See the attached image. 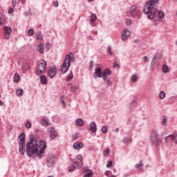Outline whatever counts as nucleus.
<instances>
[{"label": "nucleus", "instance_id": "1", "mask_svg": "<svg viewBox=\"0 0 177 177\" xmlns=\"http://www.w3.org/2000/svg\"><path fill=\"white\" fill-rule=\"evenodd\" d=\"M29 142L26 143V153L28 157L31 158L34 154L35 156H41L45 152V149H46V143L45 141L41 140L37 144V140L34 138V135L30 134L29 136Z\"/></svg>", "mask_w": 177, "mask_h": 177}, {"label": "nucleus", "instance_id": "2", "mask_svg": "<svg viewBox=\"0 0 177 177\" xmlns=\"http://www.w3.org/2000/svg\"><path fill=\"white\" fill-rule=\"evenodd\" d=\"M160 0H149L145 3V8L143 10L145 15H147V19L149 20H153L156 17V14L157 13L158 19L162 20L164 19L165 15L163 10H158L154 8L156 3Z\"/></svg>", "mask_w": 177, "mask_h": 177}, {"label": "nucleus", "instance_id": "3", "mask_svg": "<svg viewBox=\"0 0 177 177\" xmlns=\"http://www.w3.org/2000/svg\"><path fill=\"white\" fill-rule=\"evenodd\" d=\"M71 62H75V57L73 56V53H69L66 55L64 64L61 66L60 70L62 74H66L68 71Z\"/></svg>", "mask_w": 177, "mask_h": 177}, {"label": "nucleus", "instance_id": "4", "mask_svg": "<svg viewBox=\"0 0 177 177\" xmlns=\"http://www.w3.org/2000/svg\"><path fill=\"white\" fill-rule=\"evenodd\" d=\"M18 145L19 153L21 156L26 154V133H21L18 137Z\"/></svg>", "mask_w": 177, "mask_h": 177}, {"label": "nucleus", "instance_id": "5", "mask_svg": "<svg viewBox=\"0 0 177 177\" xmlns=\"http://www.w3.org/2000/svg\"><path fill=\"white\" fill-rule=\"evenodd\" d=\"M150 142L156 147H158L162 142V139L160 138V135L156 131H153L150 138Z\"/></svg>", "mask_w": 177, "mask_h": 177}, {"label": "nucleus", "instance_id": "6", "mask_svg": "<svg viewBox=\"0 0 177 177\" xmlns=\"http://www.w3.org/2000/svg\"><path fill=\"white\" fill-rule=\"evenodd\" d=\"M46 71V62L45 60H40L37 62V68L35 70L36 75H41Z\"/></svg>", "mask_w": 177, "mask_h": 177}, {"label": "nucleus", "instance_id": "7", "mask_svg": "<svg viewBox=\"0 0 177 177\" xmlns=\"http://www.w3.org/2000/svg\"><path fill=\"white\" fill-rule=\"evenodd\" d=\"M46 165L48 168H52V167H55V156H48L46 158Z\"/></svg>", "mask_w": 177, "mask_h": 177}, {"label": "nucleus", "instance_id": "8", "mask_svg": "<svg viewBox=\"0 0 177 177\" xmlns=\"http://www.w3.org/2000/svg\"><path fill=\"white\" fill-rule=\"evenodd\" d=\"M165 140L166 143L167 142H174L176 145H177V133H174V134H170L168 136L165 138Z\"/></svg>", "mask_w": 177, "mask_h": 177}, {"label": "nucleus", "instance_id": "9", "mask_svg": "<svg viewBox=\"0 0 177 177\" xmlns=\"http://www.w3.org/2000/svg\"><path fill=\"white\" fill-rule=\"evenodd\" d=\"M103 71H102V68L97 67L95 68V72L93 73V77L97 80V78H102Z\"/></svg>", "mask_w": 177, "mask_h": 177}, {"label": "nucleus", "instance_id": "10", "mask_svg": "<svg viewBox=\"0 0 177 177\" xmlns=\"http://www.w3.org/2000/svg\"><path fill=\"white\" fill-rule=\"evenodd\" d=\"M48 131L50 133V138L51 140H55V139H56V138L59 136V135L57 134V131H56V130L53 127H49Z\"/></svg>", "mask_w": 177, "mask_h": 177}, {"label": "nucleus", "instance_id": "11", "mask_svg": "<svg viewBox=\"0 0 177 177\" xmlns=\"http://www.w3.org/2000/svg\"><path fill=\"white\" fill-rule=\"evenodd\" d=\"M4 38L8 39L10 37V34L12 33V28L9 26H4L3 28Z\"/></svg>", "mask_w": 177, "mask_h": 177}, {"label": "nucleus", "instance_id": "12", "mask_svg": "<svg viewBox=\"0 0 177 177\" xmlns=\"http://www.w3.org/2000/svg\"><path fill=\"white\" fill-rule=\"evenodd\" d=\"M48 74L50 78H53L56 75V68L53 66L50 67Z\"/></svg>", "mask_w": 177, "mask_h": 177}, {"label": "nucleus", "instance_id": "13", "mask_svg": "<svg viewBox=\"0 0 177 177\" xmlns=\"http://www.w3.org/2000/svg\"><path fill=\"white\" fill-rule=\"evenodd\" d=\"M112 72L110 69L106 68L104 69L102 71V80H106L107 78V76L111 75Z\"/></svg>", "mask_w": 177, "mask_h": 177}, {"label": "nucleus", "instance_id": "14", "mask_svg": "<svg viewBox=\"0 0 177 177\" xmlns=\"http://www.w3.org/2000/svg\"><path fill=\"white\" fill-rule=\"evenodd\" d=\"M131 36V32L129 29H125L124 32L122 33V41H125L127 37Z\"/></svg>", "mask_w": 177, "mask_h": 177}, {"label": "nucleus", "instance_id": "15", "mask_svg": "<svg viewBox=\"0 0 177 177\" xmlns=\"http://www.w3.org/2000/svg\"><path fill=\"white\" fill-rule=\"evenodd\" d=\"M90 131L93 132V133H96L97 131V125H96V122H91L90 123Z\"/></svg>", "mask_w": 177, "mask_h": 177}, {"label": "nucleus", "instance_id": "16", "mask_svg": "<svg viewBox=\"0 0 177 177\" xmlns=\"http://www.w3.org/2000/svg\"><path fill=\"white\" fill-rule=\"evenodd\" d=\"M157 59H158L157 55H155L153 57L152 60L151 62L150 70H154V66H156V64L157 63V62H158V60Z\"/></svg>", "mask_w": 177, "mask_h": 177}, {"label": "nucleus", "instance_id": "17", "mask_svg": "<svg viewBox=\"0 0 177 177\" xmlns=\"http://www.w3.org/2000/svg\"><path fill=\"white\" fill-rule=\"evenodd\" d=\"M41 125L43 127H49V118L46 116L41 118Z\"/></svg>", "mask_w": 177, "mask_h": 177}, {"label": "nucleus", "instance_id": "18", "mask_svg": "<svg viewBox=\"0 0 177 177\" xmlns=\"http://www.w3.org/2000/svg\"><path fill=\"white\" fill-rule=\"evenodd\" d=\"M83 146H84V144H82V142H75L73 145V148L75 150H81V149H82Z\"/></svg>", "mask_w": 177, "mask_h": 177}, {"label": "nucleus", "instance_id": "19", "mask_svg": "<svg viewBox=\"0 0 177 177\" xmlns=\"http://www.w3.org/2000/svg\"><path fill=\"white\" fill-rule=\"evenodd\" d=\"M40 82L42 85H46L48 84V79L45 75H42L40 76Z\"/></svg>", "mask_w": 177, "mask_h": 177}, {"label": "nucleus", "instance_id": "20", "mask_svg": "<svg viewBox=\"0 0 177 177\" xmlns=\"http://www.w3.org/2000/svg\"><path fill=\"white\" fill-rule=\"evenodd\" d=\"M93 176V171L89 169H87L86 171L84 172L83 177H89Z\"/></svg>", "mask_w": 177, "mask_h": 177}, {"label": "nucleus", "instance_id": "21", "mask_svg": "<svg viewBox=\"0 0 177 177\" xmlns=\"http://www.w3.org/2000/svg\"><path fill=\"white\" fill-rule=\"evenodd\" d=\"M135 12H136V6H133L131 7L129 10V13L131 15V17L135 19L136 16H135Z\"/></svg>", "mask_w": 177, "mask_h": 177}, {"label": "nucleus", "instance_id": "22", "mask_svg": "<svg viewBox=\"0 0 177 177\" xmlns=\"http://www.w3.org/2000/svg\"><path fill=\"white\" fill-rule=\"evenodd\" d=\"M44 44H40L37 48V52H39L41 55L44 54Z\"/></svg>", "mask_w": 177, "mask_h": 177}, {"label": "nucleus", "instance_id": "23", "mask_svg": "<svg viewBox=\"0 0 177 177\" xmlns=\"http://www.w3.org/2000/svg\"><path fill=\"white\" fill-rule=\"evenodd\" d=\"M44 39V36L41 32L36 33V41H42Z\"/></svg>", "mask_w": 177, "mask_h": 177}, {"label": "nucleus", "instance_id": "24", "mask_svg": "<svg viewBox=\"0 0 177 177\" xmlns=\"http://www.w3.org/2000/svg\"><path fill=\"white\" fill-rule=\"evenodd\" d=\"M23 93H24V90H23V88H19L16 90V95L19 97H20V96H23Z\"/></svg>", "mask_w": 177, "mask_h": 177}, {"label": "nucleus", "instance_id": "25", "mask_svg": "<svg viewBox=\"0 0 177 177\" xmlns=\"http://www.w3.org/2000/svg\"><path fill=\"white\" fill-rule=\"evenodd\" d=\"M75 165H77V163L73 162V164L68 167V172H74L75 170Z\"/></svg>", "mask_w": 177, "mask_h": 177}, {"label": "nucleus", "instance_id": "26", "mask_svg": "<svg viewBox=\"0 0 177 177\" xmlns=\"http://www.w3.org/2000/svg\"><path fill=\"white\" fill-rule=\"evenodd\" d=\"M106 53L109 56H115L114 53H113V50H111V46H109L106 49Z\"/></svg>", "mask_w": 177, "mask_h": 177}, {"label": "nucleus", "instance_id": "27", "mask_svg": "<svg viewBox=\"0 0 177 177\" xmlns=\"http://www.w3.org/2000/svg\"><path fill=\"white\" fill-rule=\"evenodd\" d=\"M75 122L78 127H82L84 125V120L82 119H77Z\"/></svg>", "mask_w": 177, "mask_h": 177}, {"label": "nucleus", "instance_id": "28", "mask_svg": "<svg viewBox=\"0 0 177 177\" xmlns=\"http://www.w3.org/2000/svg\"><path fill=\"white\" fill-rule=\"evenodd\" d=\"M78 89H80V86H71V92L75 93V92H77V91H78Z\"/></svg>", "mask_w": 177, "mask_h": 177}, {"label": "nucleus", "instance_id": "29", "mask_svg": "<svg viewBox=\"0 0 177 177\" xmlns=\"http://www.w3.org/2000/svg\"><path fill=\"white\" fill-rule=\"evenodd\" d=\"M20 81V75L18 73H15L14 76V82H19Z\"/></svg>", "mask_w": 177, "mask_h": 177}, {"label": "nucleus", "instance_id": "30", "mask_svg": "<svg viewBox=\"0 0 177 177\" xmlns=\"http://www.w3.org/2000/svg\"><path fill=\"white\" fill-rule=\"evenodd\" d=\"M96 19H97V15H96V14H92L90 17V21L92 23L93 21H95Z\"/></svg>", "mask_w": 177, "mask_h": 177}, {"label": "nucleus", "instance_id": "31", "mask_svg": "<svg viewBox=\"0 0 177 177\" xmlns=\"http://www.w3.org/2000/svg\"><path fill=\"white\" fill-rule=\"evenodd\" d=\"M162 73H167L168 71H169V69H168V66L167 65H163L162 67Z\"/></svg>", "mask_w": 177, "mask_h": 177}, {"label": "nucleus", "instance_id": "32", "mask_svg": "<svg viewBox=\"0 0 177 177\" xmlns=\"http://www.w3.org/2000/svg\"><path fill=\"white\" fill-rule=\"evenodd\" d=\"M131 140H132L131 138H129V137H124L122 140V142L123 143H131Z\"/></svg>", "mask_w": 177, "mask_h": 177}, {"label": "nucleus", "instance_id": "33", "mask_svg": "<svg viewBox=\"0 0 177 177\" xmlns=\"http://www.w3.org/2000/svg\"><path fill=\"white\" fill-rule=\"evenodd\" d=\"M137 80H138V75H136V74H133L131 75V82H136Z\"/></svg>", "mask_w": 177, "mask_h": 177}, {"label": "nucleus", "instance_id": "34", "mask_svg": "<svg viewBox=\"0 0 177 177\" xmlns=\"http://www.w3.org/2000/svg\"><path fill=\"white\" fill-rule=\"evenodd\" d=\"M73 78H74V75L73 74V72H71L66 77V81H71Z\"/></svg>", "mask_w": 177, "mask_h": 177}, {"label": "nucleus", "instance_id": "35", "mask_svg": "<svg viewBox=\"0 0 177 177\" xmlns=\"http://www.w3.org/2000/svg\"><path fill=\"white\" fill-rule=\"evenodd\" d=\"M165 97V91H160L159 93V98L162 100Z\"/></svg>", "mask_w": 177, "mask_h": 177}, {"label": "nucleus", "instance_id": "36", "mask_svg": "<svg viewBox=\"0 0 177 177\" xmlns=\"http://www.w3.org/2000/svg\"><path fill=\"white\" fill-rule=\"evenodd\" d=\"M104 81H106L107 86H111L113 85V82L110 81V79L106 78V80H103Z\"/></svg>", "mask_w": 177, "mask_h": 177}, {"label": "nucleus", "instance_id": "37", "mask_svg": "<svg viewBox=\"0 0 177 177\" xmlns=\"http://www.w3.org/2000/svg\"><path fill=\"white\" fill-rule=\"evenodd\" d=\"M136 104H137L136 99H133L132 102L130 104L131 109H133L135 107V106H136Z\"/></svg>", "mask_w": 177, "mask_h": 177}, {"label": "nucleus", "instance_id": "38", "mask_svg": "<svg viewBox=\"0 0 177 177\" xmlns=\"http://www.w3.org/2000/svg\"><path fill=\"white\" fill-rule=\"evenodd\" d=\"M34 29L30 28L28 30V34L29 37H32V35H34Z\"/></svg>", "mask_w": 177, "mask_h": 177}, {"label": "nucleus", "instance_id": "39", "mask_svg": "<svg viewBox=\"0 0 177 177\" xmlns=\"http://www.w3.org/2000/svg\"><path fill=\"white\" fill-rule=\"evenodd\" d=\"M107 131H108V129H107V127H106V126H103V127L101 128V132H102V133H106Z\"/></svg>", "mask_w": 177, "mask_h": 177}, {"label": "nucleus", "instance_id": "40", "mask_svg": "<svg viewBox=\"0 0 177 177\" xmlns=\"http://www.w3.org/2000/svg\"><path fill=\"white\" fill-rule=\"evenodd\" d=\"M104 156H109L110 154V149L107 148L103 151Z\"/></svg>", "mask_w": 177, "mask_h": 177}, {"label": "nucleus", "instance_id": "41", "mask_svg": "<svg viewBox=\"0 0 177 177\" xmlns=\"http://www.w3.org/2000/svg\"><path fill=\"white\" fill-rule=\"evenodd\" d=\"M140 167H143V161L140 160L138 164L135 165V168H139Z\"/></svg>", "mask_w": 177, "mask_h": 177}, {"label": "nucleus", "instance_id": "42", "mask_svg": "<svg viewBox=\"0 0 177 177\" xmlns=\"http://www.w3.org/2000/svg\"><path fill=\"white\" fill-rule=\"evenodd\" d=\"M111 165H113V162L111 160L107 161L106 168H111Z\"/></svg>", "mask_w": 177, "mask_h": 177}, {"label": "nucleus", "instance_id": "43", "mask_svg": "<svg viewBox=\"0 0 177 177\" xmlns=\"http://www.w3.org/2000/svg\"><path fill=\"white\" fill-rule=\"evenodd\" d=\"M25 127L28 129H30V128H31V122L28 121L27 123L26 124Z\"/></svg>", "mask_w": 177, "mask_h": 177}, {"label": "nucleus", "instance_id": "44", "mask_svg": "<svg viewBox=\"0 0 177 177\" xmlns=\"http://www.w3.org/2000/svg\"><path fill=\"white\" fill-rule=\"evenodd\" d=\"M53 6H55V8H59V1H55L53 2Z\"/></svg>", "mask_w": 177, "mask_h": 177}, {"label": "nucleus", "instance_id": "45", "mask_svg": "<svg viewBox=\"0 0 177 177\" xmlns=\"http://www.w3.org/2000/svg\"><path fill=\"white\" fill-rule=\"evenodd\" d=\"M126 23H127V26H131V24H132V20L127 19Z\"/></svg>", "mask_w": 177, "mask_h": 177}, {"label": "nucleus", "instance_id": "46", "mask_svg": "<svg viewBox=\"0 0 177 177\" xmlns=\"http://www.w3.org/2000/svg\"><path fill=\"white\" fill-rule=\"evenodd\" d=\"M72 138L73 140H77V139H78V134L73 135Z\"/></svg>", "mask_w": 177, "mask_h": 177}, {"label": "nucleus", "instance_id": "47", "mask_svg": "<svg viewBox=\"0 0 177 177\" xmlns=\"http://www.w3.org/2000/svg\"><path fill=\"white\" fill-rule=\"evenodd\" d=\"M63 96H61L60 97V102L62 104H66V102H64V100L63 99Z\"/></svg>", "mask_w": 177, "mask_h": 177}, {"label": "nucleus", "instance_id": "48", "mask_svg": "<svg viewBox=\"0 0 177 177\" xmlns=\"http://www.w3.org/2000/svg\"><path fill=\"white\" fill-rule=\"evenodd\" d=\"M167 118L164 117L162 120V124L165 125L167 124Z\"/></svg>", "mask_w": 177, "mask_h": 177}, {"label": "nucleus", "instance_id": "49", "mask_svg": "<svg viewBox=\"0 0 177 177\" xmlns=\"http://www.w3.org/2000/svg\"><path fill=\"white\" fill-rule=\"evenodd\" d=\"M46 48L47 49V52L48 50H49V49H50V46L49 45V43L46 44Z\"/></svg>", "mask_w": 177, "mask_h": 177}, {"label": "nucleus", "instance_id": "50", "mask_svg": "<svg viewBox=\"0 0 177 177\" xmlns=\"http://www.w3.org/2000/svg\"><path fill=\"white\" fill-rule=\"evenodd\" d=\"M113 68H115L116 67H120V65L118 64L117 62H115L113 65Z\"/></svg>", "mask_w": 177, "mask_h": 177}, {"label": "nucleus", "instance_id": "51", "mask_svg": "<svg viewBox=\"0 0 177 177\" xmlns=\"http://www.w3.org/2000/svg\"><path fill=\"white\" fill-rule=\"evenodd\" d=\"M12 5L13 8H15L16 6V0H12Z\"/></svg>", "mask_w": 177, "mask_h": 177}, {"label": "nucleus", "instance_id": "52", "mask_svg": "<svg viewBox=\"0 0 177 177\" xmlns=\"http://www.w3.org/2000/svg\"><path fill=\"white\" fill-rule=\"evenodd\" d=\"M13 12H15V10L13 8H9L8 13H13Z\"/></svg>", "mask_w": 177, "mask_h": 177}, {"label": "nucleus", "instance_id": "53", "mask_svg": "<svg viewBox=\"0 0 177 177\" xmlns=\"http://www.w3.org/2000/svg\"><path fill=\"white\" fill-rule=\"evenodd\" d=\"M160 23V20H155L154 21V25L155 26H158V24Z\"/></svg>", "mask_w": 177, "mask_h": 177}, {"label": "nucleus", "instance_id": "54", "mask_svg": "<svg viewBox=\"0 0 177 177\" xmlns=\"http://www.w3.org/2000/svg\"><path fill=\"white\" fill-rule=\"evenodd\" d=\"M89 67H93V61H91L90 62H89Z\"/></svg>", "mask_w": 177, "mask_h": 177}, {"label": "nucleus", "instance_id": "55", "mask_svg": "<svg viewBox=\"0 0 177 177\" xmlns=\"http://www.w3.org/2000/svg\"><path fill=\"white\" fill-rule=\"evenodd\" d=\"M2 25V14L0 13V26Z\"/></svg>", "mask_w": 177, "mask_h": 177}, {"label": "nucleus", "instance_id": "56", "mask_svg": "<svg viewBox=\"0 0 177 177\" xmlns=\"http://www.w3.org/2000/svg\"><path fill=\"white\" fill-rule=\"evenodd\" d=\"M90 24H91V27H93L95 26V21H90Z\"/></svg>", "mask_w": 177, "mask_h": 177}, {"label": "nucleus", "instance_id": "57", "mask_svg": "<svg viewBox=\"0 0 177 177\" xmlns=\"http://www.w3.org/2000/svg\"><path fill=\"white\" fill-rule=\"evenodd\" d=\"M143 62H144L145 63H146V62H147V56H145V57H143Z\"/></svg>", "mask_w": 177, "mask_h": 177}, {"label": "nucleus", "instance_id": "58", "mask_svg": "<svg viewBox=\"0 0 177 177\" xmlns=\"http://www.w3.org/2000/svg\"><path fill=\"white\" fill-rule=\"evenodd\" d=\"M78 160H80V161H82V156L80 155L78 157Z\"/></svg>", "mask_w": 177, "mask_h": 177}, {"label": "nucleus", "instance_id": "59", "mask_svg": "<svg viewBox=\"0 0 177 177\" xmlns=\"http://www.w3.org/2000/svg\"><path fill=\"white\" fill-rule=\"evenodd\" d=\"M104 175H106V176H109V171H106L104 172Z\"/></svg>", "mask_w": 177, "mask_h": 177}, {"label": "nucleus", "instance_id": "60", "mask_svg": "<svg viewBox=\"0 0 177 177\" xmlns=\"http://www.w3.org/2000/svg\"><path fill=\"white\" fill-rule=\"evenodd\" d=\"M128 176H129V174H124L123 175V177H128Z\"/></svg>", "mask_w": 177, "mask_h": 177}, {"label": "nucleus", "instance_id": "61", "mask_svg": "<svg viewBox=\"0 0 177 177\" xmlns=\"http://www.w3.org/2000/svg\"><path fill=\"white\" fill-rule=\"evenodd\" d=\"M120 131V129L118 127H117L115 129V132H118Z\"/></svg>", "mask_w": 177, "mask_h": 177}, {"label": "nucleus", "instance_id": "62", "mask_svg": "<svg viewBox=\"0 0 177 177\" xmlns=\"http://www.w3.org/2000/svg\"><path fill=\"white\" fill-rule=\"evenodd\" d=\"M3 102H2V100H0V106H3Z\"/></svg>", "mask_w": 177, "mask_h": 177}, {"label": "nucleus", "instance_id": "63", "mask_svg": "<svg viewBox=\"0 0 177 177\" xmlns=\"http://www.w3.org/2000/svg\"><path fill=\"white\" fill-rule=\"evenodd\" d=\"M88 2H93L95 0H87Z\"/></svg>", "mask_w": 177, "mask_h": 177}, {"label": "nucleus", "instance_id": "64", "mask_svg": "<svg viewBox=\"0 0 177 177\" xmlns=\"http://www.w3.org/2000/svg\"><path fill=\"white\" fill-rule=\"evenodd\" d=\"M22 3H24V2H26V0H21Z\"/></svg>", "mask_w": 177, "mask_h": 177}]
</instances>
